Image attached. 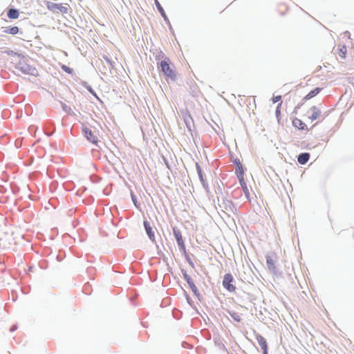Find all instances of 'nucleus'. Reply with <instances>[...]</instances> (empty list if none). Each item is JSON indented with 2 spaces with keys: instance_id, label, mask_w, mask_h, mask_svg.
Here are the masks:
<instances>
[{
  "instance_id": "nucleus-1",
  "label": "nucleus",
  "mask_w": 354,
  "mask_h": 354,
  "mask_svg": "<svg viewBox=\"0 0 354 354\" xmlns=\"http://www.w3.org/2000/svg\"><path fill=\"white\" fill-rule=\"evenodd\" d=\"M160 68L166 79L174 80L176 77V72L174 66L168 58L162 60L160 63Z\"/></svg>"
},
{
  "instance_id": "nucleus-2",
  "label": "nucleus",
  "mask_w": 354,
  "mask_h": 354,
  "mask_svg": "<svg viewBox=\"0 0 354 354\" xmlns=\"http://www.w3.org/2000/svg\"><path fill=\"white\" fill-rule=\"evenodd\" d=\"M46 7L53 13H60L62 15L68 13V11L71 9L70 6L67 3L63 5L62 3H56L51 1H48L46 3Z\"/></svg>"
},
{
  "instance_id": "nucleus-3",
  "label": "nucleus",
  "mask_w": 354,
  "mask_h": 354,
  "mask_svg": "<svg viewBox=\"0 0 354 354\" xmlns=\"http://www.w3.org/2000/svg\"><path fill=\"white\" fill-rule=\"evenodd\" d=\"M234 278L230 273L225 274L223 281V286L229 292H234L236 290V286L232 284Z\"/></svg>"
},
{
  "instance_id": "nucleus-4",
  "label": "nucleus",
  "mask_w": 354,
  "mask_h": 354,
  "mask_svg": "<svg viewBox=\"0 0 354 354\" xmlns=\"http://www.w3.org/2000/svg\"><path fill=\"white\" fill-rule=\"evenodd\" d=\"M277 259V255L275 252H272L266 255V263L268 268L270 270L275 271L276 266L275 263Z\"/></svg>"
},
{
  "instance_id": "nucleus-5",
  "label": "nucleus",
  "mask_w": 354,
  "mask_h": 354,
  "mask_svg": "<svg viewBox=\"0 0 354 354\" xmlns=\"http://www.w3.org/2000/svg\"><path fill=\"white\" fill-rule=\"evenodd\" d=\"M322 111L321 110L317 107L316 106H313L310 108V109L307 111V116L309 120L311 121H314L321 116Z\"/></svg>"
},
{
  "instance_id": "nucleus-6",
  "label": "nucleus",
  "mask_w": 354,
  "mask_h": 354,
  "mask_svg": "<svg viewBox=\"0 0 354 354\" xmlns=\"http://www.w3.org/2000/svg\"><path fill=\"white\" fill-rule=\"evenodd\" d=\"M173 233L176 239L178 246L182 250L185 251V245L183 239L181 232L176 227H173Z\"/></svg>"
},
{
  "instance_id": "nucleus-7",
  "label": "nucleus",
  "mask_w": 354,
  "mask_h": 354,
  "mask_svg": "<svg viewBox=\"0 0 354 354\" xmlns=\"http://www.w3.org/2000/svg\"><path fill=\"white\" fill-rule=\"evenodd\" d=\"M83 132L84 133V136H86V139L92 142L93 144H97V136L93 133V131L84 127H83Z\"/></svg>"
},
{
  "instance_id": "nucleus-8",
  "label": "nucleus",
  "mask_w": 354,
  "mask_h": 354,
  "mask_svg": "<svg viewBox=\"0 0 354 354\" xmlns=\"http://www.w3.org/2000/svg\"><path fill=\"white\" fill-rule=\"evenodd\" d=\"M256 339L263 350V354H268V344L266 339L262 335L257 334Z\"/></svg>"
},
{
  "instance_id": "nucleus-9",
  "label": "nucleus",
  "mask_w": 354,
  "mask_h": 354,
  "mask_svg": "<svg viewBox=\"0 0 354 354\" xmlns=\"http://www.w3.org/2000/svg\"><path fill=\"white\" fill-rule=\"evenodd\" d=\"M144 226L146 230V232L147 234V236H149V239L152 241H155V235L152 230V227L150 225L149 223L147 221H144Z\"/></svg>"
},
{
  "instance_id": "nucleus-10",
  "label": "nucleus",
  "mask_w": 354,
  "mask_h": 354,
  "mask_svg": "<svg viewBox=\"0 0 354 354\" xmlns=\"http://www.w3.org/2000/svg\"><path fill=\"white\" fill-rule=\"evenodd\" d=\"M292 125L300 129V130H307L308 128H307V125L303 122V121L300 119H298V118H295L292 121Z\"/></svg>"
},
{
  "instance_id": "nucleus-11",
  "label": "nucleus",
  "mask_w": 354,
  "mask_h": 354,
  "mask_svg": "<svg viewBox=\"0 0 354 354\" xmlns=\"http://www.w3.org/2000/svg\"><path fill=\"white\" fill-rule=\"evenodd\" d=\"M235 165H236L235 172H236V176L238 177L242 176L244 174V169H243V167L242 164L241 163V162L239 160H236Z\"/></svg>"
},
{
  "instance_id": "nucleus-12",
  "label": "nucleus",
  "mask_w": 354,
  "mask_h": 354,
  "mask_svg": "<svg viewBox=\"0 0 354 354\" xmlns=\"http://www.w3.org/2000/svg\"><path fill=\"white\" fill-rule=\"evenodd\" d=\"M309 158L310 154L308 153H302L299 155L297 160L300 164L304 165L308 161Z\"/></svg>"
},
{
  "instance_id": "nucleus-13",
  "label": "nucleus",
  "mask_w": 354,
  "mask_h": 354,
  "mask_svg": "<svg viewBox=\"0 0 354 354\" xmlns=\"http://www.w3.org/2000/svg\"><path fill=\"white\" fill-rule=\"evenodd\" d=\"M7 15L8 18L15 19L19 17V12L17 10L11 8L8 11Z\"/></svg>"
},
{
  "instance_id": "nucleus-14",
  "label": "nucleus",
  "mask_w": 354,
  "mask_h": 354,
  "mask_svg": "<svg viewBox=\"0 0 354 354\" xmlns=\"http://www.w3.org/2000/svg\"><path fill=\"white\" fill-rule=\"evenodd\" d=\"M321 91V88H315L314 90L311 91L310 92H309L305 97H304V99L305 100H309V99H311L312 97L316 96Z\"/></svg>"
},
{
  "instance_id": "nucleus-15",
  "label": "nucleus",
  "mask_w": 354,
  "mask_h": 354,
  "mask_svg": "<svg viewBox=\"0 0 354 354\" xmlns=\"http://www.w3.org/2000/svg\"><path fill=\"white\" fill-rule=\"evenodd\" d=\"M347 53V49L345 46H338V55L341 58L344 59Z\"/></svg>"
},
{
  "instance_id": "nucleus-16",
  "label": "nucleus",
  "mask_w": 354,
  "mask_h": 354,
  "mask_svg": "<svg viewBox=\"0 0 354 354\" xmlns=\"http://www.w3.org/2000/svg\"><path fill=\"white\" fill-rule=\"evenodd\" d=\"M185 279H186L187 282L188 283V284L189 285L191 289L194 291V292H196L197 291V288L196 286H195V284L194 283L192 279H191V277L189 276H188L187 274H185Z\"/></svg>"
},
{
  "instance_id": "nucleus-17",
  "label": "nucleus",
  "mask_w": 354,
  "mask_h": 354,
  "mask_svg": "<svg viewBox=\"0 0 354 354\" xmlns=\"http://www.w3.org/2000/svg\"><path fill=\"white\" fill-rule=\"evenodd\" d=\"M155 4L156 6L157 9L158 10L160 13L161 14L162 17L165 19H167L166 13H165L164 9L162 8V7L161 6L160 3H159V1L158 0H155Z\"/></svg>"
},
{
  "instance_id": "nucleus-18",
  "label": "nucleus",
  "mask_w": 354,
  "mask_h": 354,
  "mask_svg": "<svg viewBox=\"0 0 354 354\" xmlns=\"http://www.w3.org/2000/svg\"><path fill=\"white\" fill-rule=\"evenodd\" d=\"M239 181H240V184L242 187V189H243L244 193L245 194L246 196H248L250 192H249V189L246 185V183L244 180V178H239Z\"/></svg>"
},
{
  "instance_id": "nucleus-19",
  "label": "nucleus",
  "mask_w": 354,
  "mask_h": 354,
  "mask_svg": "<svg viewBox=\"0 0 354 354\" xmlns=\"http://www.w3.org/2000/svg\"><path fill=\"white\" fill-rule=\"evenodd\" d=\"M4 32L7 34L17 35L19 32V28L17 26H13L6 29Z\"/></svg>"
},
{
  "instance_id": "nucleus-20",
  "label": "nucleus",
  "mask_w": 354,
  "mask_h": 354,
  "mask_svg": "<svg viewBox=\"0 0 354 354\" xmlns=\"http://www.w3.org/2000/svg\"><path fill=\"white\" fill-rule=\"evenodd\" d=\"M230 316L236 322H239L241 321V315L236 312H230Z\"/></svg>"
},
{
  "instance_id": "nucleus-21",
  "label": "nucleus",
  "mask_w": 354,
  "mask_h": 354,
  "mask_svg": "<svg viewBox=\"0 0 354 354\" xmlns=\"http://www.w3.org/2000/svg\"><path fill=\"white\" fill-rule=\"evenodd\" d=\"M281 104H282V102H280L277 105V107L276 111H275L276 117H277V118L278 120V122H279L280 120H281Z\"/></svg>"
},
{
  "instance_id": "nucleus-22",
  "label": "nucleus",
  "mask_w": 354,
  "mask_h": 354,
  "mask_svg": "<svg viewBox=\"0 0 354 354\" xmlns=\"http://www.w3.org/2000/svg\"><path fill=\"white\" fill-rule=\"evenodd\" d=\"M62 69L65 71L66 73H67L68 74H72L73 73V69H71V68H69L68 66H66V65H62L61 66Z\"/></svg>"
},
{
  "instance_id": "nucleus-23",
  "label": "nucleus",
  "mask_w": 354,
  "mask_h": 354,
  "mask_svg": "<svg viewBox=\"0 0 354 354\" xmlns=\"http://www.w3.org/2000/svg\"><path fill=\"white\" fill-rule=\"evenodd\" d=\"M281 99V95H277V96H274L272 99V101L273 103H277L279 101H280Z\"/></svg>"
},
{
  "instance_id": "nucleus-24",
  "label": "nucleus",
  "mask_w": 354,
  "mask_h": 354,
  "mask_svg": "<svg viewBox=\"0 0 354 354\" xmlns=\"http://www.w3.org/2000/svg\"><path fill=\"white\" fill-rule=\"evenodd\" d=\"M196 167H197L198 174L199 177H203V174H202L201 167L198 164H196Z\"/></svg>"
},
{
  "instance_id": "nucleus-25",
  "label": "nucleus",
  "mask_w": 354,
  "mask_h": 354,
  "mask_svg": "<svg viewBox=\"0 0 354 354\" xmlns=\"http://www.w3.org/2000/svg\"><path fill=\"white\" fill-rule=\"evenodd\" d=\"M349 82L354 87V77H351Z\"/></svg>"
},
{
  "instance_id": "nucleus-26",
  "label": "nucleus",
  "mask_w": 354,
  "mask_h": 354,
  "mask_svg": "<svg viewBox=\"0 0 354 354\" xmlns=\"http://www.w3.org/2000/svg\"><path fill=\"white\" fill-rule=\"evenodd\" d=\"M201 180L203 182L204 181V178H201Z\"/></svg>"
}]
</instances>
